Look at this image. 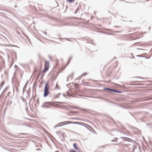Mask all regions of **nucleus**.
I'll return each instance as SVG.
<instances>
[{
  "label": "nucleus",
  "mask_w": 152,
  "mask_h": 152,
  "mask_svg": "<svg viewBox=\"0 0 152 152\" xmlns=\"http://www.w3.org/2000/svg\"><path fill=\"white\" fill-rule=\"evenodd\" d=\"M133 38H132V40H134L139 39L143 37L142 34L140 32H137V33L132 35Z\"/></svg>",
  "instance_id": "f257e3e1"
},
{
  "label": "nucleus",
  "mask_w": 152,
  "mask_h": 152,
  "mask_svg": "<svg viewBox=\"0 0 152 152\" xmlns=\"http://www.w3.org/2000/svg\"><path fill=\"white\" fill-rule=\"evenodd\" d=\"M49 87L48 86V83H46L44 88V96L45 97L48 96L49 94Z\"/></svg>",
  "instance_id": "f03ea898"
},
{
  "label": "nucleus",
  "mask_w": 152,
  "mask_h": 152,
  "mask_svg": "<svg viewBox=\"0 0 152 152\" xmlns=\"http://www.w3.org/2000/svg\"><path fill=\"white\" fill-rule=\"evenodd\" d=\"M49 67V61H45V64L44 66V68L43 71H42V73H45L48 71Z\"/></svg>",
  "instance_id": "7ed1b4c3"
},
{
  "label": "nucleus",
  "mask_w": 152,
  "mask_h": 152,
  "mask_svg": "<svg viewBox=\"0 0 152 152\" xmlns=\"http://www.w3.org/2000/svg\"><path fill=\"white\" fill-rule=\"evenodd\" d=\"M75 122H72V121H63L59 123L58 124L59 126H61L63 125L71 124H75Z\"/></svg>",
  "instance_id": "20e7f679"
},
{
  "label": "nucleus",
  "mask_w": 152,
  "mask_h": 152,
  "mask_svg": "<svg viewBox=\"0 0 152 152\" xmlns=\"http://www.w3.org/2000/svg\"><path fill=\"white\" fill-rule=\"evenodd\" d=\"M105 89L107 90H109V91H113V92H117V93H121V91H116V90H115L111 89H110V88H106Z\"/></svg>",
  "instance_id": "39448f33"
},
{
  "label": "nucleus",
  "mask_w": 152,
  "mask_h": 152,
  "mask_svg": "<svg viewBox=\"0 0 152 152\" xmlns=\"http://www.w3.org/2000/svg\"><path fill=\"white\" fill-rule=\"evenodd\" d=\"M73 145L74 148H75V149L76 150H78V148L77 146V145L76 143H74L73 144Z\"/></svg>",
  "instance_id": "423d86ee"
},
{
  "label": "nucleus",
  "mask_w": 152,
  "mask_h": 152,
  "mask_svg": "<svg viewBox=\"0 0 152 152\" xmlns=\"http://www.w3.org/2000/svg\"><path fill=\"white\" fill-rule=\"evenodd\" d=\"M79 86V85H77V84L75 85V88H78V86Z\"/></svg>",
  "instance_id": "0eeeda50"
},
{
  "label": "nucleus",
  "mask_w": 152,
  "mask_h": 152,
  "mask_svg": "<svg viewBox=\"0 0 152 152\" xmlns=\"http://www.w3.org/2000/svg\"><path fill=\"white\" fill-rule=\"evenodd\" d=\"M55 152H59V151H56Z\"/></svg>",
  "instance_id": "6e6552de"
},
{
  "label": "nucleus",
  "mask_w": 152,
  "mask_h": 152,
  "mask_svg": "<svg viewBox=\"0 0 152 152\" xmlns=\"http://www.w3.org/2000/svg\"><path fill=\"white\" fill-rule=\"evenodd\" d=\"M72 107L73 108H76V107Z\"/></svg>",
  "instance_id": "1a4fd4ad"
}]
</instances>
